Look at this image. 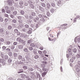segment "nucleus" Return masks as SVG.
<instances>
[{
	"instance_id": "obj_1",
	"label": "nucleus",
	"mask_w": 80,
	"mask_h": 80,
	"mask_svg": "<svg viewBox=\"0 0 80 80\" xmlns=\"http://www.w3.org/2000/svg\"><path fill=\"white\" fill-rule=\"evenodd\" d=\"M38 17H36L35 18H34L32 19L34 23H37V21L39 20V18H48V17H47L46 15L42 14L41 13H38Z\"/></svg>"
},
{
	"instance_id": "obj_2",
	"label": "nucleus",
	"mask_w": 80,
	"mask_h": 80,
	"mask_svg": "<svg viewBox=\"0 0 80 80\" xmlns=\"http://www.w3.org/2000/svg\"><path fill=\"white\" fill-rule=\"evenodd\" d=\"M78 65H76L74 67L77 72H79L80 71V62L78 61Z\"/></svg>"
},
{
	"instance_id": "obj_3",
	"label": "nucleus",
	"mask_w": 80,
	"mask_h": 80,
	"mask_svg": "<svg viewBox=\"0 0 80 80\" xmlns=\"http://www.w3.org/2000/svg\"><path fill=\"white\" fill-rule=\"evenodd\" d=\"M18 60H21L22 62L25 61V59L24 58H23V56L21 55H19L18 56Z\"/></svg>"
},
{
	"instance_id": "obj_4",
	"label": "nucleus",
	"mask_w": 80,
	"mask_h": 80,
	"mask_svg": "<svg viewBox=\"0 0 80 80\" xmlns=\"http://www.w3.org/2000/svg\"><path fill=\"white\" fill-rule=\"evenodd\" d=\"M68 53L69 55H71L72 56H73L74 54L73 53V52L72 51V49L70 48H69L68 50Z\"/></svg>"
},
{
	"instance_id": "obj_5",
	"label": "nucleus",
	"mask_w": 80,
	"mask_h": 80,
	"mask_svg": "<svg viewBox=\"0 0 80 80\" xmlns=\"http://www.w3.org/2000/svg\"><path fill=\"white\" fill-rule=\"evenodd\" d=\"M13 0H8L7 1V3L8 5L9 6H12L13 5Z\"/></svg>"
},
{
	"instance_id": "obj_6",
	"label": "nucleus",
	"mask_w": 80,
	"mask_h": 80,
	"mask_svg": "<svg viewBox=\"0 0 80 80\" xmlns=\"http://www.w3.org/2000/svg\"><path fill=\"white\" fill-rule=\"evenodd\" d=\"M6 35L8 37H10L12 35V32L10 31L7 30L6 32Z\"/></svg>"
},
{
	"instance_id": "obj_7",
	"label": "nucleus",
	"mask_w": 80,
	"mask_h": 80,
	"mask_svg": "<svg viewBox=\"0 0 80 80\" xmlns=\"http://www.w3.org/2000/svg\"><path fill=\"white\" fill-rule=\"evenodd\" d=\"M45 19H44V18H42L41 19L39 22V23H40L41 25H42L44 22H45Z\"/></svg>"
},
{
	"instance_id": "obj_8",
	"label": "nucleus",
	"mask_w": 80,
	"mask_h": 80,
	"mask_svg": "<svg viewBox=\"0 0 80 80\" xmlns=\"http://www.w3.org/2000/svg\"><path fill=\"white\" fill-rule=\"evenodd\" d=\"M51 6L52 7V8L56 7V4L55 2H51Z\"/></svg>"
},
{
	"instance_id": "obj_9",
	"label": "nucleus",
	"mask_w": 80,
	"mask_h": 80,
	"mask_svg": "<svg viewBox=\"0 0 80 80\" xmlns=\"http://www.w3.org/2000/svg\"><path fill=\"white\" fill-rule=\"evenodd\" d=\"M21 78H22V79L23 80H24L25 77L27 78V77H26V75L24 74H21L20 75Z\"/></svg>"
},
{
	"instance_id": "obj_10",
	"label": "nucleus",
	"mask_w": 80,
	"mask_h": 80,
	"mask_svg": "<svg viewBox=\"0 0 80 80\" xmlns=\"http://www.w3.org/2000/svg\"><path fill=\"white\" fill-rule=\"evenodd\" d=\"M57 5L59 7H61L62 5V3L61 2L60 0H59L58 1V2L57 3Z\"/></svg>"
},
{
	"instance_id": "obj_11",
	"label": "nucleus",
	"mask_w": 80,
	"mask_h": 80,
	"mask_svg": "<svg viewBox=\"0 0 80 80\" xmlns=\"http://www.w3.org/2000/svg\"><path fill=\"white\" fill-rule=\"evenodd\" d=\"M27 31L28 34H31L32 33V28H30Z\"/></svg>"
},
{
	"instance_id": "obj_12",
	"label": "nucleus",
	"mask_w": 80,
	"mask_h": 80,
	"mask_svg": "<svg viewBox=\"0 0 80 80\" xmlns=\"http://www.w3.org/2000/svg\"><path fill=\"white\" fill-rule=\"evenodd\" d=\"M38 50L36 49H34L33 50V52L34 55H37L38 54Z\"/></svg>"
},
{
	"instance_id": "obj_13",
	"label": "nucleus",
	"mask_w": 80,
	"mask_h": 80,
	"mask_svg": "<svg viewBox=\"0 0 80 80\" xmlns=\"http://www.w3.org/2000/svg\"><path fill=\"white\" fill-rule=\"evenodd\" d=\"M30 46L31 47H32L33 48H35V47H37V45L35 43H32L30 44Z\"/></svg>"
},
{
	"instance_id": "obj_14",
	"label": "nucleus",
	"mask_w": 80,
	"mask_h": 80,
	"mask_svg": "<svg viewBox=\"0 0 80 80\" xmlns=\"http://www.w3.org/2000/svg\"><path fill=\"white\" fill-rule=\"evenodd\" d=\"M12 59L10 58L8 60V61L7 62L8 64V65H11L12 64Z\"/></svg>"
},
{
	"instance_id": "obj_15",
	"label": "nucleus",
	"mask_w": 80,
	"mask_h": 80,
	"mask_svg": "<svg viewBox=\"0 0 80 80\" xmlns=\"http://www.w3.org/2000/svg\"><path fill=\"white\" fill-rule=\"evenodd\" d=\"M42 71L43 72H44L46 73H47L48 71V68H42Z\"/></svg>"
},
{
	"instance_id": "obj_16",
	"label": "nucleus",
	"mask_w": 80,
	"mask_h": 80,
	"mask_svg": "<svg viewBox=\"0 0 80 80\" xmlns=\"http://www.w3.org/2000/svg\"><path fill=\"white\" fill-rule=\"evenodd\" d=\"M18 47V49H19V50H22L23 49V47L22 45H17Z\"/></svg>"
},
{
	"instance_id": "obj_17",
	"label": "nucleus",
	"mask_w": 80,
	"mask_h": 80,
	"mask_svg": "<svg viewBox=\"0 0 80 80\" xmlns=\"http://www.w3.org/2000/svg\"><path fill=\"white\" fill-rule=\"evenodd\" d=\"M21 36L22 38H26L27 37H28V35L27 34H22Z\"/></svg>"
},
{
	"instance_id": "obj_18",
	"label": "nucleus",
	"mask_w": 80,
	"mask_h": 80,
	"mask_svg": "<svg viewBox=\"0 0 80 80\" xmlns=\"http://www.w3.org/2000/svg\"><path fill=\"white\" fill-rule=\"evenodd\" d=\"M19 42L23 44V45H25V41L23 40L22 39H21V40Z\"/></svg>"
},
{
	"instance_id": "obj_19",
	"label": "nucleus",
	"mask_w": 80,
	"mask_h": 80,
	"mask_svg": "<svg viewBox=\"0 0 80 80\" xmlns=\"http://www.w3.org/2000/svg\"><path fill=\"white\" fill-rule=\"evenodd\" d=\"M4 41H5V39H3L2 38H0V45H2V42H4Z\"/></svg>"
},
{
	"instance_id": "obj_20",
	"label": "nucleus",
	"mask_w": 80,
	"mask_h": 80,
	"mask_svg": "<svg viewBox=\"0 0 80 80\" xmlns=\"http://www.w3.org/2000/svg\"><path fill=\"white\" fill-rule=\"evenodd\" d=\"M32 42H33L32 39H30L27 40V44H30Z\"/></svg>"
},
{
	"instance_id": "obj_21",
	"label": "nucleus",
	"mask_w": 80,
	"mask_h": 80,
	"mask_svg": "<svg viewBox=\"0 0 80 80\" xmlns=\"http://www.w3.org/2000/svg\"><path fill=\"white\" fill-rule=\"evenodd\" d=\"M23 51H24V52L26 53H28V52H29V50H28V48H24Z\"/></svg>"
},
{
	"instance_id": "obj_22",
	"label": "nucleus",
	"mask_w": 80,
	"mask_h": 80,
	"mask_svg": "<svg viewBox=\"0 0 80 80\" xmlns=\"http://www.w3.org/2000/svg\"><path fill=\"white\" fill-rule=\"evenodd\" d=\"M40 74L39 73H37V76H36L35 78H36V80H38V78H39L40 77Z\"/></svg>"
},
{
	"instance_id": "obj_23",
	"label": "nucleus",
	"mask_w": 80,
	"mask_h": 80,
	"mask_svg": "<svg viewBox=\"0 0 80 80\" xmlns=\"http://www.w3.org/2000/svg\"><path fill=\"white\" fill-rule=\"evenodd\" d=\"M33 22L34 23V22H33V21H32V20L30 19L28 21V24L30 25H32V23H33Z\"/></svg>"
},
{
	"instance_id": "obj_24",
	"label": "nucleus",
	"mask_w": 80,
	"mask_h": 80,
	"mask_svg": "<svg viewBox=\"0 0 80 80\" xmlns=\"http://www.w3.org/2000/svg\"><path fill=\"white\" fill-rule=\"evenodd\" d=\"M35 77H36V76L35 75H32L30 76V78L32 79L33 80H35Z\"/></svg>"
},
{
	"instance_id": "obj_25",
	"label": "nucleus",
	"mask_w": 80,
	"mask_h": 80,
	"mask_svg": "<svg viewBox=\"0 0 80 80\" xmlns=\"http://www.w3.org/2000/svg\"><path fill=\"white\" fill-rule=\"evenodd\" d=\"M28 3L29 6L33 4V2L31 1L28 0Z\"/></svg>"
},
{
	"instance_id": "obj_26",
	"label": "nucleus",
	"mask_w": 80,
	"mask_h": 80,
	"mask_svg": "<svg viewBox=\"0 0 80 80\" xmlns=\"http://www.w3.org/2000/svg\"><path fill=\"white\" fill-rule=\"evenodd\" d=\"M41 25L42 24L39 23V22H38L36 24V28H38V27H40V25Z\"/></svg>"
},
{
	"instance_id": "obj_27",
	"label": "nucleus",
	"mask_w": 80,
	"mask_h": 80,
	"mask_svg": "<svg viewBox=\"0 0 80 80\" xmlns=\"http://www.w3.org/2000/svg\"><path fill=\"white\" fill-rule=\"evenodd\" d=\"M20 13L22 15H24V14H25V11L23 10H21L20 11Z\"/></svg>"
},
{
	"instance_id": "obj_28",
	"label": "nucleus",
	"mask_w": 80,
	"mask_h": 80,
	"mask_svg": "<svg viewBox=\"0 0 80 80\" xmlns=\"http://www.w3.org/2000/svg\"><path fill=\"white\" fill-rule=\"evenodd\" d=\"M72 51L74 53H76L77 52V49L76 48H74L73 50Z\"/></svg>"
},
{
	"instance_id": "obj_29",
	"label": "nucleus",
	"mask_w": 80,
	"mask_h": 80,
	"mask_svg": "<svg viewBox=\"0 0 80 80\" xmlns=\"http://www.w3.org/2000/svg\"><path fill=\"white\" fill-rule=\"evenodd\" d=\"M31 14L32 17H35L36 15V13L34 12H32Z\"/></svg>"
},
{
	"instance_id": "obj_30",
	"label": "nucleus",
	"mask_w": 80,
	"mask_h": 80,
	"mask_svg": "<svg viewBox=\"0 0 80 80\" xmlns=\"http://www.w3.org/2000/svg\"><path fill=\"white\" fill-rule=\"evenodd\" d=\"M47 7L48 9H50V8L51 7V5L50 3H47Z\"/></svg>"
},
{
	"instance_id": "obj_31",
	"label": "nucleus",
	"mask_w": 80,
	"mask_h": 80,
	"mask_svg": "<svg viewBox=\"0 0 80 80\" xmlns=\"http://www.w3.org/2000/svg\"><path fill=\"white\" fill-rule=\"evenodd\" d=\"M16 33L17 36H20V37H21L22 35V33H21L19 31H18Z\"/></svg>"
},
{
	"instance_id": "obj_32",
	"label": "nucleus",
	"mask_w": 80,
	"mask_h": 80,
	"mask_svg": "<svg viewBox=\"0 0 80 80\" xmlns=\"http://www.w3.org/2000/svg\"><path fill=\"white\" fill-rule=\"evenodd\" d=\"M39 10L40 11H41V12H44V8L42 7H40Z\"/></svg>"
},
{
	"instance_id": "obj_33",
	"label": "nucleus",
	"mask_w": 80,
	"mask_h": 80,
	"mask_svg": "<svg viewBox=\"0 0 80 80\" xmlns=\"http://www.w3.org/2000/svg\"><path fill=\"white\" fill-rule=\"evenodd\" d=\"M24 27L26 29H29V25L26 24L24 25Z\"/></svg>"
},
{
	"instance_id": "obj_34",
	"label": "nucleus",
	"mask_w": 80,
	"mask_h": 80,
	"mask_svg": "<svg viewBox=\"0 0 80 80\" xmlns=\"http://www.w3.org/2000/svg\"><path fill=\"white\" fill-rule=\"evenodd\" d=\"M18 22L19 23V24L21 25V24H22V23H23V20L22 19L18 20Z\"/></svg>"
},
{
	"instance_id": "obj_35",
	"label": "nucleus",
	"mask_w": 80,
	"mask_h": 80,
	"mask_svg": "<svg viewBox=\"0 0 80 80\" xmlns=\"http://www.w3.org/2000/svg\"><path fill=\"white\" fill-rule=\"evenodd\" d=\"M23 72V69H20L19 70V71L18 72V73H20Z\"/></svg>"
},
{
	"instance_id": "obj_36",
	"label": "nucleus",
	"mask_w": 80,
	"mask_h": 80,
	"mask_svg": "<svg viewBox=\"0 0 80 80\" xmlns=\"http://www.w3.org/2000/svg\"><path fill=\"white\" fill-rule=\"evenodd\" d=\"M47 72H44L43 73H42V77H44L45 76L47 75Z\"/></svg>"
},
{
	"instance_id": "obj_37",
	"label": "nucleus",
	"mask_w": 80,
	"mask_h": 80,
	"mask_svg": "<svg viewBox=\"0 0 80 80\" xmlns=\"http://www.w3.org/2000/svg\"><path fill=\"white\" fill-rule=\"evenodd\" d=\"M12 14L14 16H16L17 15V11H14L12 12Z\"/></svg>"
},
{
	"instance_id": "obj_38",
	"label": "nucleus",
	"mask_w": 80,
	"mask_h": 80,
	"mask_svg": "<svg viewBox=\"0 0 80 80\" xmlns=\"http://www.w3.org/2000/svg\"><path fill=\"white\" fill-rule=\"evenodd\" d=\"M12 26L9 25L8 26V30H12Z\"/></svg>"
},
{
	"instance_id": "obj_39",
	"label": "nucleus",
	"mask_w": 80,
	"mask_h": 80,
	"mask_svg": "<svg viewBox=\"0 0 80 80\" xmlns=\"http://www.w3.org/2000/svg\"><path fill=\"white\" fill-rule=\"evenodd\" d=\"M13 56L14 57L16 58V57H17L18 56V54H17V53L16 52L14 53H13Z\"/></svg>"
},
{
	"instance_id": "obj_40",
	"label": "nucleus",
	"mask_w": 80,
	"mask_h": 80,
	"mask_svg": "<svg viewBox=\"0 0 80 80\" xmlns=\"http://www.w3.org/2000/svg\"><path fill=\"white\" fill-rule=\"evenodd\" d=\"M8 54L10 57H12V56L13 55V53H12V52L11 51H10V52H9Z\"/></svg>"
},
{
	"instance_id": "obj_41",
	"label": "nucleus",
	"mask_w": 80,
	"mask_h": 80,
	"mask_svg": "<svg viewBox=\"0 0 80 80\" xmlns=\"http://www.w3.org/2000/svg\"><path fill=\"white\" fill-rule=\"evenodd\" d=\"M41 5L42 7H46V5L45 4V3L44 2H41Z\"/></svg>"
},
{
	"instance_id": "obj_42",
	"label": "nucleus",
	"mask_w": 80,
	"mask_h": 80,
	"mask_svg": "<svg viewBox=\"0 0 80 80\" xmlns=\"http://www.w3.org/2000/svg\"><path fill=\"white\" fill-rule=\"evenodd\" d=\"M30 27H31L32 28H33V29H35V25H34L33 24H31L30 25Z\"/></svg>"
},
{
	"instance_id": "obj_43",
	"label": "nucleus",
	"mask_w": 80,
	"mask_h": 80,
	"mask_svg": "<svg viewBox=\"0 0 80 80\" xmlns=\"http://www.w3.org/2000/svg\"><path fill=\"white\" fill-rule=\"evenodd\" d=\"M55 9H53V8H52L50 10V12L51 13H53L54 12H55Z\"/></svg>"
},
{
	"instance_id": "obj_44",
	"label": "nucleus",
	"mask_w": 80,
	"mask_h": 80,
	"mask_svg": "<svg viewBox=\"0 0 80 80\" xmlns=\"http://www.w3.org/2000/svg\"><path fill=\"white\" fill-rule=\"evenodd\" d=\"M34 58L35 59H38L39 58V56L37 54L35 55Z\"/></svg>"
},
{
	"instance_id": "obj_45",
	"label": "nucleus",
	"mask_w": 80,
	"mask_h": 80,
	"mask_svg": "<svg viewBox=\"0 0 80 80\" xmlns=\"http://www.w3.org/2000/svg\"><path fill=\"white\" fill-rule=\"evenodd\" d=\"M6 52H10V51H11V50H10V49L8 48H7L5 50Z\"/></svg>"
},
{
	"instance_id": "obj_46",
	"label": "nucleus",
	"mask_w": 80,
	"mask_h": 80,
	"mask_svg": "<svg viewBox=\"0 0 80 80\" xmlns=\"http://www.w3.org/2000/svg\"><path fill=\"white\" fill-rule=\"evenodd\" d=\"M12 23H17V20L13 19L12 20Z\"/></svg>"
},
{
	"instance_id": "obj_47",
	"label": "nucleus",
	"mask_w": 80,
	"mask_h": 80,
	"mask_svg": "<svg viewBox=\"0 0 80 80\" xmlns=\"http://www.w3.org/2000/svg\"><path fill=\"white\" fill-rule=\"evenodd\" d=\"M4 32V28H0V33H3Z\"/></svg>"
},
{
	"instance_id": "obj_48",
	"label": "nucleus",
	"mask_w": 80,
	"mask_h": 80,
	"mask_svg": "<svg viewBox=\"0 0 80 80\" xmlns=\"http://www.w3.org/2000/svg\"><path fill=\"white\" fill-rule=\"evenodd\" d=\"M46 15L48 17H50V13L48 11L47 12Z\"/></svg>"
},
{
	"instance_id": "obj_49",
	"label": "nucleus",
	"mask_w": 80,
	"mask_h": 80,
	"mask_svg": "<svg viewBox=\"0 0 80 80\" xmlns=\"http://www.w3.org/2000/svg\"><path fill=\"white\" fill-rule=\"evenodd\" d=\"M19 4L20 5H23V1H21L19 2Z\"/></svg>"
},
{
	"instance_id": "obj_50",
	"label": "nucleus",
	"mask_w": 80,
	"mask_h": 80,
	"mask_svg": "<svg viewBox=\"0 0 80 80\" xmlns=\"http://www.w3.org/2000/svg\"><path fill=\"white\" fill-rule=\"evenodd\" d=\"M25 58H26L27 60L29 62V59H30V58H29V57L28 56H25Z\"/></svg>"
},
{
	"instance_id": "obj_51",
	"label": "nucleus",
	"mask_w": 80,
	"mask_h": 80,
	"mask_svg": "<svg viewBox=\"0 0 80 80\" xmlns=\"http://www.w3.org/2000/svg\"><path fill=\"white\" fill-rule=\"evenodd\" d=\"M21 39V38L19 37L17 38L16 41H18V42H20Z\"/></svg>"
},
{
	"instance_id": "obj_52",
	"label": "nucleus",
	"mask_w": 80,
	"mask_h": 80,
	"mask_svg": "<svg viewBox=\"0 0 80 80\" xmlns=\"http://www.w3.org/2000/svg\"><path fill=\"white\" fill-rule=\"evenodd\" d=\"M76 57L77 59H78V58H80V54H78L76 55Z\"/></svg>"
},
{
	"instance_id": "obj_53",
	"label": "nucleus",
	"mask_w": 80,
	"mask_h": 80,
	"mask_svg": "<svg viewBox=\"0 0 80 80\" xmlns=\"http://www.w3.org/2000/svg\"><path fill=\"white\" fill-rule=\"evenodd\" d=\"M3 22V18L1 17H0V22Z\"/></svg>"
},
{
	"instance_id": "obj_54",
	"label": "nucleus",
	"mask_w": 80,
	"mask_h": 80,
	"mask_svg": "<svg viewBox=\"0 0 80 80\" xmlns=\"http://www.w3.org/2000/svg\"><path fill=\"white\" fill-rule=\"evenodd\" d=\"M10 17L12 18V19H14V18H15V15H13V14H11L10 15Z\"/></svg>"
},
{
	"instance_id": "obj_55",
	"label": "nucleus",
	"mask_w": 80,
	"mask_h": 80,
	"mask_svg": "<svg viewBox=\"0 0 80 80\" xmlns=\"http://www.w3.org/2000/svg\"><path fill=\"white\" fill-rule=\"evenodd\" d=\"M6 12L7 13H11V11L9 9L6 11Z\"/></svg>"
},
{
	"instance_id": "obj_56",
	"label": "nucleus",
	"mask_w": 80,
	"mask_h": 80,
	"mask_svg": "<svg viewBox=\"0 0 80 80\" xmlns=\"http://www.w3.org/2000/svg\"><path fill=\"white\" fill-rule=\"evenodd\" d=\"M32 9H34V8H35V6H34V5L32 4L30 6H29Z\"/></svg>"
},
{
	"instance_id": "obj_57",
	"label": "nucleus",
	"mask_w": 80,
	"mask_h": 80,
	"mask_svg": "<svg viewBox=\"0 0 80 80\" xmlns=\"http://www.w3.org/2000/svg\"><path fill=\"white\" fill-rule=\"evenodd\" d=\"M46 64H42L41 65V67H42V68H45V67H46Z\"/></svg>"
},
{
	"instance_id": "obj_58",
	"label": "nucleus",
	"mask_w": 80,
	"mask_h": 80,
	"mask_svg": "<svg viewBox=\"0 0 80 80\" xmlns=\"http://www.w3.org/2000/svg\"><path fill=\"white\" fill-rule=\"evenodd\" d=\"M28 70L30 71V72H32L33 71V69L32 68H28Z\"/></svg>"
},
{
	"instance_id": "obj_59",
	"label": "nucleus",
	"mask_w": 80,
	"mask_h": 80,
	"mask_svg": "<svg viewBox=\"0 0 80 80\" xmlns=\"http://www.w3.org/2000/svg\"><path fill=\"white\" fill-rule=\"evenodd\" d=\"M4 61H5V60H4V59H0V62L1 63H3V62H4Z\"/></svg>"
},
{
	"instance_id": "obj_60",
	"label": "nucleus",
	"mask_w": 80,
	"mask_h": 80,
	"mask_svg": "<svg viewBox=\"0 0 80 80\" xmlns=\"http://www.w3.org/2000/svg\"><path fill=\"white\" fill-rule=\"evenodd\" d=\"M6 43L8 45H10V44H11V42L9 41H8L6 42Z\"/></svg>"
},
{
	"instance_id": "obj_61",
	"label": "nucleus",
	"mask_w": 80,
	"mask_h": 80,
	"mask_svg": "<svg viewBox=\"0 0 80 80\" xmlns=\"http://www.w3.org/2000/svg\"><path fill=\"white\" fill-rule=\"evenodd\" d=\"M18 32V30L17 29H15L14 30V33H17Z\"/></svg>"
},
{
	"instance_id": "obj_62",
	"label": "nucleus",
	"mask_w": 80,
	"mask_h": 80,
	"mask_svg": "<svg viewBox=\"0 0 80 80\" xmlns=\"http://www.w3.org/2000/svg\"><path fill=\"white\" fill-rule=\"evenodd\" d=\"M43 60H44V61H46L47 60H48V58L46 57H44L43 58Z\"/></svg>"
},
{
	"instance_id": "obj_63",
	"label": "nucleus",
	"mask_w": 80,
	"mask_h": 80,
	"mask_svg": "<svg viewBox=\"0 0 80 80\" xmlns=\"http://www.w3.org/2000/svg\"><path fill=\"white\" fill-rule=\"evenodd\" d=\"M4 22H5V23H7V22H8V19L7 18H5L4 19Z\"/></svg>"
},
{
	"instance_id": "obj_64",
	"label": "nucleus",
	"mask_w": 80,
	"mask_h": 80,
	"mask_svg": "<svg viewBox=\"0 0 80 80\" xmlns=\"http://www.w3.org/2000/svg\"><path fill=\"white\" fill-rule=\"evenodd\" d=\"M17 18L18 20H22V16H17Z\"/></svg>"
}]
</instances>
